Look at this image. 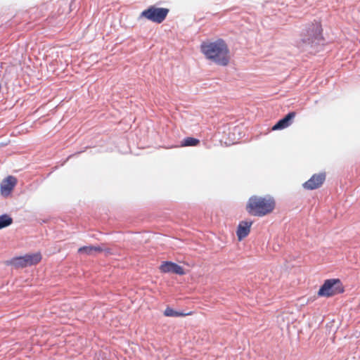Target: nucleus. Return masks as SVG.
Wrapping results in <instances>:
<instances>
[{"mask_svg": "<svg viewBox=\"0 0 360 360\" xmlns=\"http://www.w3.org/2000/svg\"><path fill=\"white\" fill-rule=\"evenodd\" d=\"M323 42L321 25L316 21L304 26L300 34V39L296 41V46L301 52L314 54Z\"/></svg>", "mask_w": 360, "mask_h": 360, "instance_id": "nucleus-1", "label": "nucleus"}, {"mask_svg": "<svg viewBox=\"0 0 360 360\" xmlns=\"http://www.w3.org/2000/svg\"><path fill=\"white\" fill-rule=\"evenodd\" d=\"M202 53L207 58L219 65L226 66L229 62V50L226 42L219 39L212 42H203L200 46Z\"/></svg>", "mask_w": 360, "mask_h": 360, "instance_id": "nucleus-2", "label": "nucleus"}, {"mask_svg": "<svg viewBox=\"0 0 360 360\" xmlns=\"http://www.w3.org/2000/svg\"><path fill=\"white\" fill-rule=\"evenodd\" d=\"M274 206L275 202L273 199L254 195L249 198L246 210L252 215L262 217L271 212Z\"/></svg>", "mask_w": 360, "mask_h": 360, "instance_id": "nucleus-3", "label": "nucleus"}, {"mask_svg": "<svg viewBox=\"0 0 360 360\" xmlns=\"http://www.w3.org/2000/svg\"><path fill=\"white\" fill-rule=\"evenodd\" d=\"M344 286L339 278L327 279L321 285L318 295L319 297H330L344 292Z\"/></svg>", "mask_w": 360, "mask_h": 360, "instance_id": "nucleus-4", "label": "nucleus"}, {"mask_svg": "<svg viewBox=\"0 0 360 360\" xmlns=\"http://www.w3.org/2000/svg\"><path fill=\"white\" fill-rule=\"evenodd\" d=\"M168 13V8H157L154 6H150L140 13L138 20L146 18L153 22L161 23L165 20Z\"/></svg>", "mask_w": 360, "mask_h": 360, "instance_id": "nucleus-5", "label": "nucleus"}, {"mask_svg": "<svg viewBox=\"0 0 360 360\" xmlns=\"http://www.w3.org/2000/svg\"><path fill=\"white\" fill-rule=\"evenodd\" d=\"M41 259V255L39 252L25 255L24 256L12 258L7 262V264L13 266L16 269L24 268L37 264Z\"/></svg>", "mask_w": 360, "mask_h": 360, "instance_id": "nucleus-6", "label": "nucleus"}, {"mask_svg": "<svg viewBox=\"0 0 360 360\" xmlns=\"http://www.w3.org/2000/svg\"><path fill=\"white\" fill-rule=\"evenodd\" d=\"M159 269L160 271L164 274L172 273L179 276H182L186 274L184 268L181 266L170 261L163 262L160 266Z\"/></svg>", "mask_w": 360, "mask_h": 360, "instance_id": "nucleus-7", "label": "nucleus"}, {"mask_svg": "<svg viewBox=\"0 0 360 360\" xmlns=\"http://www.w3.org/2000/svg\"><path fill=\"white\" fill-rule=\"evenodd\" d=\"M325 179V173L314 174L308 181L302 184V186L306 190H314L319 188L323 184Z\"/></svg>", "mask_w": 360, "mask_h": 360, "instance_id": "nucleus-8", "label": "nucleus"}, {"mask_svg": "<svg viewBox=\"0 0 360 360\" xmlns=\"http://www.w3.org/2000/svg\"><path fill=\"white\" fill-rule=\"evenodd\" d=\"M295 115L296 112L295 111L289 112L287 115H285L283 118L280 119L272 127V130H281L289 127L292 123V120L295 118Z\"/></svg>", "mask_w": 360, "mask_h": 360, "instance_id": "nucleus-9", "label": "nucleus"}, {"mask_svg": "<svg viewBox=\"0 0 360 360\" xmlns=\"http://www.w3.org/2000/svg\"><path fill=\"white\" fill-rule=\"evenodd\" d=\"M17 179L13 176H8L4 179L1 183V193L4 196L10 195L15 186L16 185Z\"/></svg>", "mask_w": 360, "mask_h": 360, "instance_id": "nucleus-10", "label": "nucleus"}, {"mask_svg": "<svg viewBox=\"0 0 360 360\" xmlns=\"http://www.w3.org/2000/svg\"><path fill=\"white\" fill-rule=\"evenodd\" d=\"M252 224V221H242L239 223L236 231V235L239 240L248 236Z\"/></svg>", "mask_w": 360, "mask_h": 360, "instance_id": "nucleus-11", "label": "nucleus"}, {"mask_svg": "<svg viewBox=\"0 0 360 360\" xmlns=\"http://www.w3.org/2000/svg\"><path fill=\"white\" fill-rule=\"evenodd\" d=\"M103 249L99 246H83L79 248L78 252L80 254H85L87 255H92L94 252H101Z\"/></svg>", "mask_w": 360, "mask_h": 360, "instance_id": "nucleus-12", "label": "nucleus"}, {"mask_svg": "<svg viewBox=\"0 0 360 360\" xmlns=\"http://www.w3.org/2000/svg\"><path fill=\"white\" fill-rule=\"evenodd\" d=\"M200 143V140L193 137H186L181 142V147L196 146Z\"/></svg>", "mask_w": 360, "mask_h": 360, "instance_id": "nucleus-13", "label": "nucleus"}, {"mask_svg": "<svg viewBox=\"0 0 360 360\" xmlns=\"http://www.w3.org/2000/svg\"><path fill=\"white\" fill-rule=\"evenodd\" d=\"M13 223V219L7 214L0 215V229L8 227Z\"/></svg>", "mask_w": 360, "mask_h": 360, "instance_id": "nucleus-14", "label": "nucleus"}, {"mask_svg": "<svg viewBox=\"0 0 360 360\" xmlns=\"http://www.w3.org/2000/svg\"><path fill=\"white\" fill-rule=\"evenodd\" d=\"M164 315L168 317H179L185 316L186 314L180 311H175L172 308L167 307L164 311Z\"/></svg>", "mask_w": 360, "mask_h": 360, "instance_id": "nucleus-15", "label": "nucleus"}, {"mask_svg": "<svg viewBox=\"0 0 360 360\" xmlns=\"http://www.w3.org/2000/svg\"><path fill=\"white\" fill-rule=\"evenodd\" d=\"M233 130H234L235 131H236L238 130V129L236 127V128H234V129H233Z\"/></svg>", "mask_w": 360, "mask_h": 360, "instance_id": "nucleus-16", "label": "nucleus"}]
</instances>
